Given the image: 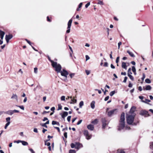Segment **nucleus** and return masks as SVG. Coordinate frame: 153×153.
<instances>
[{
	"mask_svg": "<svg viewBox=\"0 0 153 153\" xmlns=\"http://www.w3.org/2000/svg\"><path fill=\"white\" fill-rule=\"evenodd\" d=\"M76 151L74 150H70L69 151V153H75Z\"/></svg>",
	"mask_w": 153,
	"mask_h": 153,
	"instance_id": "4c0bfd02",
	"label": "nucleus"
},
{
	"mask_svg": "<svg viewBox=\"0 0 153 153\" xmlns=\"http://www.w3.org/2000/svg\"><path fill=\"white\" fill-rule=\"evenodd\" d=\"M117 153H125V152L123 151L120 150H118Z\"/></svg>",
	"mask_w": 153,
	"mask_h": 153,
	"instance_id": "c9c22d12",
	"label": "nucleus"
},
{
	"mask_svg": "<svg viewBox=\"0 0 153 153\" xmlns=\"http://www.w3.org/2000/svg\"><path fill=\"white\" fill-rule=\"evenodd\" d=\"M127 52L132 57H134V54L131 52L129 51H127Z\"/></svg>",
	"mask_w": 153,
	"mask_h": 153,
	"instance_id": "aec40b11",
	"label": "nucleus"
},
{
	"mask_svg": "<svg viewBox=\"0 0 153 153\" xmlns=\"http://www.w3.org/2000/svg\"><path fill=\"white\" fill-rule=\"evenodd\" d=\"M16 106L17 107H19L21 109L24 110V107L23 105H21V106H19L18 105H16Z\"/></svg>",
	"mask_w": 153,
	"mask_h": 153,
	"instance_id": "c756f323",
	"label": "nucleus"
},
{
	"mask_svg": "<svg viewBox=\"0 0 153 153\" xmlns=\"http://www.w3.org/2000/svg\"><path fill=\"white\" fill-rule=\"evenodd\" d=\"M117 110L116 109H114L111 110L108 112V116L110 117L114 114L115 111Z\"/></svg>",
	"mask_w": 153,
	"mask_h": 153,
	"instance_id": "9b49d317",
	"label": "nucleus"
},
{
	"mask_svg": "<svg viewBox=\"0 0 153 153\" xmlns=\"http://www.w3.org/2000/svg\"><path fill=\"white\" fill-rule=\"evenodd\" d=\"M125 114L123 113L120 116V124L119 126L118 130H120L124 128L125 126Z\"/></svg>",
	"mask_w": 153,
	"mask_h": 153,
	"instance_id": "f257e3e1",
	"label": "nucleus"
},
{
	"mask_svg": "<svg viewBox=\"0 0 153 153\" xmlns=\"http://www.w3.org/2000/svg\"><path fill=\"white\" fill-rule=\"evenodd\" d=\"M45 145H47V146H50L51 144L49 142L47 143L46 142H45Z\"/></svg>",
	"mask_w": 153,
	"mask_h": 153,
	"instance_id": "a18cd8bd",
	"label": "nucleus"
},
{
	"mask_svg": "<svg viewBox=\"0 0 153 153\" xmlns=\"http://www.w3.org/2000/svg\"><path fill=\"white\" fill-rule=\"evenodd\" d=\"M152 88L149 85H147L146 86L145 89L146 90H150Z\"/></svg>",
	"mask_w": 153,
	"mask_h": 153,
	"instance_id": "4be33fe9",
	"label": "nucleus"
},
{
	"mask_svg": "<svg viewBox=\"0 0 153 153\" xmlns=\"http://www.w3.org/2000/svg\"><path fill=\"white\" fill-rule=\"evenodd\" d=\"M58 110L62 109V105H61L60 104H58Z\"/></svg>",
	"mask_w": 153,
	"mask_h": 153,
	"instance_id": "473e14b6",
	"label": "nucleus"
},
{
	"mask_svg": "<svg viewBox=\"0 0 153 153\" xmlns=\"http://www.w3.org/2000/svg\"><path fill=\"white\" fill-rule=\"evenodd\" d=\"M82 120H79L77 123V125H79L81 123V122H82Z\"/></svg>",
	"mask_w": 153,
	"mask_h": 153,
	"instance_id": "052dcab7",
	"label": "nucleus"
},
{
	"mask_svg": "<svg viewBox=\"0 0 153 153\" xmlns=\"http://www.w3.org/2000/svg\"><path fill=\"white\" fill-rule=\"evenodd\" d=\"M11 98L12 99H15L16 100H18V97L16 94H13Z\"/></svg>",
	"mask_w": 153,
	"mask_h": 153,
	"instance_id": "dca6fc26",
	"label": "nucleus"
},
{
	"mask_svg": "<svg viewBox=\"0 0 153 153\" xmlns=\"http://www.w3.org/2000/svg\"><path fill=\"white\" fill-rule=\"evenodd\" d=\"M84 105V102L83 101H81L79 103V107L80 108H81L82 106Z\"/></svg>",
	"mask_w": 153,
	"mask_h": 153,
	"instance_id": "a878e982",
	"label": "nucleus"
},
{
	"mask_svg": "<svg viewBox=\"0 0 153 153\" xmlns=\"http://www.w3.org/2000/svg\"><path fill=\"white\" fill-rule=\"evenodd\" d=\"M135 109L136 108L135 107L132 106L131 108L129 113L128 114H130V115H132L133 114H134V116L135 117V114L134 113V112L135 111Z\"/></svg>",
	"mask_w": 153,
	"mask_h": 153,
	"instance_id": "6e6552de",
	"label": "nucleus"
},
{
	"mask_svg": "<svg viewBox=\"0 0 153 153\" xmlns=\"http://www.w3.org/2000/svg\"><path fill=\"white\" fill-rule=\"evenodd\" d=\"M13 37V36L11 34H9L8 35H6L5 36V39L7 43H8L9 40L11 39Z\"/></svg>",
	"mask_w": 153,
	"mask_h": 153,
	"instance_id": "9d476101",
	"label": "nucleus"
},
{
	"mask_svg": "<svg viewBox=\"0 0 153 153\" xmlns=\"http://www.w3.org/2000/svg\"><path fill=\"white\" fill-rule=\"evenodd\" d=\"M75 75L74 73H71L69 74V76L71 78H73Z\"/></svg>",
	"mask_w": 153,
	"mask_h": 153,
	"instance_id": "2f4dec72",
	"label": "nucleus"
},
{
	"mask_svg": "<svg viewBox=\"0 0 153 153\" xmlns=\"http://www.w3.org/2000/svg\"><path fill=\"white\" fill-rule=\"evenodd\" d=\"M140 114L142 116H144L146 117L150 116L148 113V112L145 110L141 111L140 112Z\"/></svg>",
	"mask_w": 153,
	"mask_h": 153,
	"instance_id": "423d86ee",
	"label": "nucleus"
},
{
	"mask_svg": "<svg viewBox=\"0 0 153 153\" xmlns=\"http://www.w3.org/2000/svg\"><path fill=\"white\" fill-rule=\"evenodd\" d=\"M19 111L18 110H9L6 112V114L12 115L14 113H19Z\"/></svg>",
	"mask_w": 153,
	"mask_h": 153,
	"instance_id": "1a4fd4ad",
	"label": "nucleus"
},
{
	"mask_svg": "<svg viewBox=\"0 0 153 153\" xmlns=\"http://www.w3.org/2000/svg\"><path fill=\"white\" fill-rule=\"evenodd\" d=\"M83 134L85 136L87 140H89L91 138V135H89L87 130H85L84 131Z\"/></svg>",
	"mask_w": 153,
	"mask_h": 153,
	"instance_id": "0eeeda50",
	"label": "nucleus"
},
{
	"mask_svg": "<svg viewBox=\"0 0 153 153\" xmlns=\"http://www.w3.org/2000/svg\"><path fill=\"white\" fill-rule=\"evenodd\" d=\"M21 143L23 146H27L28 145V143L27 142L24 141L22 140Z\"/></svg>",
	"mask_w": 153,
	"mask_h": 153,
	"instance_id": "412c9836",
	"label": "nucleus"
},
{
	"mask_svg": "<svg viewBox=\"0 0 153 153\" xmlns=\"http://www.w3.org/2000/svg\"><path fill=\"white\" fill-rule=\"evenodd\" d=\"M82 2L80 3L78 7L79 8H80L82 5Z\"/></svg>",
	"mask_w": 153,
	"mask_h": 153,
	"instance_id": "338daca9",
	"label": "nucleus"
},
{
	"mask_svg": "<svg viewBox=\"0 0 153 153\" xmlns=\"http://www.w3.org/2000/svg\"><path fill=\"white\" fill-rule=\"evenodd\" d=\"M34 73L35 74H37L38 72V68H34Z\"/></svg>",
	"mask_w": 153,
	"mask_h": 153,
	"instance_id": "58836bf2",
	"label": "nucleus"
},
{
	"mask_svg": "<svg viewBox=\"0 0 153 153\" xmlns=\"http://www.w3.org/2000/svg\"><path fill=\"white\" fill-rule=\"evenodd\" d=\"M85 71L87 75H88L90 74V72L89 71L86 70Z\"/></svg>",
	"mask_w": 153,
	"mask_h": 153,
	"instance_id": "09e8293b",
	"label": "nucleus"
},
{
	"mask_svg": "<svg viewBox=\"0 0 153 153\" xmlns=\"http://www.w3.org/2000/svg\"><path fill=\"white\" fill-rule=\"evenodd\" d=\"M98 4H100L101 5H103L104 4L103 3V2L102 1H101L100 0H98Z\"/></svg>",
	"mask_w": 153,
	"mask_h": 153,
	"instance_id": "f704fd0d",
	"label": "nucleus"
},
{
	"mask_svg": "<svg viewBox=\"0 0 153 153\" xmlns=\"http://www.w3.org/2000/svg\"><path fill=\"white\" fill-rule=\"evenodd\" d=\"M53 62V64H51L52 66L54 68L55 71L58 73H59L62 69V67L61 65L59 64H58L56 62Z\"/></svg>",
	"mask_w": 153,
	"mask_h": 153,
	"instance_id": "f03ea898",
	"label": "nucleus"
},
{
	"mask_svg": "<svg viewBox=\"0 0 153 153\" xmlns=\"http://www.w3.org/2000/svg\"><path fill=\"white\" fill-rule=\"evenodd\" d=\"M10 117H8L6 118V120L7 122V123H10Z\"/></svg>",
	"mask_w": 153,
	"mask_h": 153,
	"instance_id": "72a5a7b5",
	"label": "nucleus"
},
{
	"mask_svg": "<svg viewBox=\"0 0 153 153\" xmlns=\"http://www.w3.org/2000/svg\"><path fill=\"white\" fill-rule=\"evenodd\" d=\"M132 74V73L131 72V68H129L128 71V75H131Z\"/></svg>",
	"mask_w": 153,
	"mask_h": 153,
	"instance_id": "b1692460",
	"label": "nucleus"
},
{
	"mask_svg": "<svg viewBox=\"0 0 153 153\" xmlns=\"http://www.w3.org/2000/svg\"><path fill=\"white\" fill-rule=\"evenodd\" d=\"M122 67L125 69H127V66L126 65V63L125 62H122Z\"/></svg>",
	"mask_w": 153,
	"mask_h": 153,
	"instance_id": "f3484780",
	"label": "nucleus"
},
{
	"mask_svg": "<svg viewBox=\"0 0 153 153\" xmlns=\"http://www.w3.org/2000/svg\"><path fill=\"white\" fill-rule=\"evenodd\" d=\"M128 76L129 77L130 79L132 81H134V80L133 77L131 75V74Z\"/></svg>",
	"mask_w": 153,
	"mask_h": 153,
	"instance_id": "cd10ccee",
	"label": "nucleus"
},
{
	"mask_svg": "<svg viewBox=\"0 0 153 153\" xmlns=\"http://www.w3.org/2000/svg\"><path fill=\"white\" fill-rule=\"evenodd\" d=\"M41 125L42 126L46 128H47V126L46 125L45 123L41 124Z\"/></svg>",
	"mask_w": 153,
	"mask_h": 153,
	"instance_id": "864d4df0",
	"label": "nucleus"
},
{
	"mask_svg": "<svg viewBox=\"0 0 153 153\" xmlns=\"http://www.w3.org/2000/svg\"><path fill=\"white\" fill-rule=\"evenodd\" d=\"M87 128L91 131H93L94 129V126L92 124L88 125L87 126Z\"/></svg>",
	"mask_w": 153,
	"mask_h": 153,
	"instance_id": "f8f14e48",
	"label": "nucleus"
},
{
	"mask_svg": "<svg viewBox=\"0 0 153 153\" xmlns=\"http://www.w3.org/2000/svg\"><path fill=\"white\" fill-rule=\"evenodd\" d=\"M68 112L66 111H64L63 114H62L61 115L62 117L64 119V120H65V117H66L68 116Z\"/></svg>",
	"mask_w": 153,
	"mask_h": 153,
	"instance_id": "ddd939ff",
	"label": "nucleus"
},
{
	"mask_svg": "<svg viewBox=\"0 0 153 153\" xmlns=\"http://www.w3.org/2000/svg\"><path fill=\"white\" fill-rule=\"evenodd\" d=\"M102 123H106V120L105 118L102 119Z\"/></svg>",
	"mask_w": 153,
	"mask_h": 153,
	"instance_id": "ea45409f",
	"label": "nucleus"
},
{
	"mask_svg": "<svg viewBox=\"0 0 153 153\" xmlns=\"http://www.w3.org/2000/svg\"><path fill=\"white\" fill-rule=\"evenodd\" d=\"M71 116H68V117H67V120L68 121V122H69L70 121V120H71Z\"/></svg>",
	"mask_w": 153,
	"mask_h": 153,
	"instance_id": "603ef678",
	"label": "nucleus"
},
{
	"mask_svg": "<svg viewBox=\"0 0 153 153\" xmlns=\"http://www.w3.org/2000/svg\"><path fill=\"white\" fill-rule=\"evenodd\" d=\"M97 122V120L96 119L91 122V123L94 124H96Z\"/></svg>",
	"mask_w": 153,
	"mask_h": 153,
	"instance_id": "7c9ffc66",
	"label": "nucleus"
},
{
	"mask_svg": "<svg viewBox=\"0 0 153 153\" xmlns=\"http://www.w3.org/2000/svg\"><path fill=\"white\" fill-rule=\"evenodd\" d=\"M132 71L134 72V74L135 75L136 74V70L134 66H132Z\"/></svg>",
	"mask_w": 153,
	"mask_h": 153,
	"instance_id": "6ab92c4d",
	"label": "nucleus"
},
{
	"mask_svg": "<svg viewBox=\"0 0 153 153\" xmlns=\"http://www.w3.org/2000/svg\"><path fill=\"white\" fill-rule=\"evenodd\" d=\"M61 73V74L62 76H65L66 78L64 80L65 81L67 80V76L68 74V72L65 69H63L62 71H60V72H59Z\"/></svg>",
	"mask_w": 153,
	"mask_h": 153,
	"instance_id": "20e7f679",
	"label": "nucleus"
},
{
	"mask_svg": "<svg viewBox=\"0 0 153 153\" xmlns=\"http://www.w3.org/2000/svg\"><path fill=\"white\" fill-rule=\"evenodd\" d=\"M55 109V108L54 107H52L51 109V111H53V112H54Z\"/></svg>",
	"mask_w": 153,
	"mask_h": 153,
	"instance_id": "0e129e2a",
	"label": "nucleus"
},
{
	"mask_svg": "<svg viewBox=\"0 0 153 153\" xmlns=\"http://www.w3.org/2000/svg\"><path fill=\"white\" fill-rule=\"evenodd\" d=\"M33 131L34 132L36 133H37L38 132V130L37 128H34L33 129Z\"/></svg>",
	"mask_w": 153,
	"mask_h": 153,
	"instance_id": "680f3d73",
	"label": "nucleus"
},
{
	"mask_svg": "<svg viewBox=\"0 0 153 153\" xmlns=\"http://www.w3.org/2000/svg\"><path fill=\"white\" fill-rule=\"evenodd\" d=\"M145 81L147 83H151V80L149 79H145Z\"/></svg>",
	"mask_w": 153,
	"mask_h": 153,
	"instance_id": "bb28decb",
	"label": "nucleus"
},
{
	"mask_svg": "<svg viewBox=\"0 0 153 153\" xmlns=\"http://www.w3.org/2000/svg\"><path fill=\"white\" fill-rule=\"evenodd\" d=\"M138 90L140 91H141L142 90V88L141 86H140L138 87Z\"/></svg>",
	"mask_w": 153,
	"mask_h": 153,
	"instance_id": "69168bd1",
	"label": "nucleus"
},
{
	"mask_svg": "<svg viewBox=\"0 0 153 153\" xmlns=\"http://www.w3.org/2000/svg\"><path fill=\"white\" fill-rule=\"evenodd\" d=\"M95 102L94 101H93L91 103V107L93 109L95 108Z\"/></svg>",
	"mask_w": 153,
	"mask_h": 153,
	"instance_id": "a211bd4d",
	"label": "nucleus"
},
{
	"mask_svg": "<svg viewBox=\"0 0 153 153\" xmlns=\"http://www.w3.org/2000/svg\"><path fill=\"white\" fill-rule=\"evenodd\" d=\"M54 128L56 129L59 132H60V129H59V127H54Z\"/></svg>",
	"mask_w": 153,
	"mask_h": 153,
	"instance_id": "13d9d810",
	"label": "nucleus"
},
{
	"mask_svg": "<svg viewBox=\"0 0 153 153\" xmlns=\"http://www.w3.org/2000/svg\"><path fill=\"white\" fill-rule=\"evenodd\" d=\"M73 21V19H70L68 22V27H67V30L66 31V33H69L70 32L71 30V24Z\"/></svg>",
	"mask_w": 153,
	"mask_h": 153,
	"instance_id": "39448f33",
	"label": "nucleus"
},
{
	"mask_svg": "<svg viewBox=\"0 0 153 153\" xmlns=\"http://www.w3.org/2000/svg\"><path fill=\"white\" fill-rule=\"evenodd\" d=\"M142 102H145V103H147V102H151V101L149 100L145 99V101H144L143 100H142Z\"/></svg>",
	"mask_w": 153,
	"mask_h": 153,
	"instance_id": "393cba45",
	"label": "nucleus"
},
{
	"mask_svg": "<svg viewBox=\"0 0 153 153\" xmlns=\"http://www.w3.org/2000/svg\"><path fill=\"white\" fill-rule=\"evenodd\" d=\"M145 78V75L143 73V77L141 78V79L142 81H143Z\"/></svg>",
	"mask_w": 153,
	"mask_h": 153,
	"instance_id": "37998d69",
	"label": "nucleus"
},
{
	"mask_svg": "<svg viewBox=\"0 0 153 153\" xmlns=\"http://www.w3.org/2000/svg\"><path fill=\"white\" fill-rule=\"evenodd\" d=\"M126 117L127 123L129 124H131L134 121V114H133L132 115L130 114H126Z\"/></svg>",
	"mask_w": 153,
	"mask_h": 153,
	"instance_id": "7ed1b4c3",
	"label": "nucleus"
},
{
	"mask_svg": "<svg viewBox=\"0 0 153 153\" xmlns=\"http://www.w3.org/2000/svg\"><path fill=\"white\" fill-rule=\"evenodd\" d=\"M115 93V91H111L110 93V95L111 96H113Z\"/></svg>",
	"mask_w": 153,
	"mask_h": 153,
	"instance_id": "c85d7f7f",
	"label": "nucleus"
},
{
	"mask_svg": "<svg viewBox=\"0 0 153 153\" xmlns=\"http://www.w3.org/2000/svg\"><path fill=\"white\" fill-rule=\"evenodd\" d=\"M127 79V77L125 76V77H124V80L123 81V82H125V83L126 82Z\"/></svg>",
	"mask_w": 153,
	"mask_h": 153,
	"instance_id": "5fc2aeb1",
	"label": "nucleus"
},
{
	"mask_svg": "<svg viewBox=\"0 0 153 153\" xmlns=\"http://www.w3.org/2000/svg\"><path fill=\"white\" fill-rule=\"evenodd\" d=\"M52 124L53 125H55V124H56L58 125H59V123L58 122H57L56 121H52Z\"/></svg>",
	"mask_w": 153,
	"mask_h": 153,
	"instance_id": "5701e85b",
	"label": "nucleus"
},
{
	"mask_svg": "<svg viewBox=\"0 0 153 153\" xmlns=\"http://www.w3.org/2000/svg\"><path fill=\"white\" fill-rule=\"evenodd\" d=\"M67 133L66 132H65L64 134V136L65 138H67Z\"/></svg>",
	"mask_w": 153,
	"mask_h": 153,
	"instance_id": "e2e57ef3",
	"label": "nucleus"
},
{
	"mask_svg": "<svg viewBox=\"0 0 153 153\" xmlns=\"http://www.w3.org/2000/svg\"><path fill=\"white\" fill-rule=\"evenodd\" d=\"M75 143H72L71 144V147L72 148H75Z\"/></svg>",
	"mask_w": 153,
	"mask_h": 153,
	"instance_id": "79ce46f5",
	"label": "nucleus"
},
{
	"mask_svg": "<svg viewBox=\"0 0 153 153\" xmlns=\"http://www.w3.org/2000/svg\"><path fill=\"white\" fill-rule=\"evenodd\" d=\"M61 100L62 101H64L65 100V97L64 96H62L61 97Z\"/></svg>",
	"mask_w": 153,
	"mask_h": 153,
	"instance_id": "a19ab883",
	"label": "nucleus"
},
{
	"mask_svg": "<svg viewBox=\"0 0 153 153\" xmlns=\"http://www.w3.org/2000/svg\"><path fill=\"white\" fill-rule=\"evenodd\" d=\"M109 96H108L106 97L105 99H104V100L105 101H107V100H108V99H109Z\"/></svg>",
	"mask_w": 153,
	"mask_h": 153,
	"instance_id": "bf43d9fd",
	"label": "nucleus"
},
{
	"mask_svg": "<svg viewBox=\"0 0 153 153\" xmlns=\"http://www.w3.org/2000/svg\"><path fill=\"white\" fill-rule=\"evenodd\" d=\"M85 58H86V61H87L89 59H90L88 55H86L85 56Z\"/></svg>",
	"mask_w": 153,
	"mask_h": 153,
	"instance_id": "6e6d98bb",
	"label": "nucleus"
},
{
	"mask_svg": "<svg viewBox=\"0 0 153 153\" xmlns=\"http://www.w3.org/2000/svg\"><path fill=\"white\" fill-rule=\"evenodd\" d=\"M10 124L8 123H7L6 124L4 127V128L5 129H6L7 127Z\"/></svg>",
	"mask_w": 153,
	"mask_h": 153,
	"instance_id": "de8ad7c7",
	"label": "nucleus"
},
{
	"mask_svg": "<svg viewBox=\"0 0 153 153\" xmlns=\"http://www.w3.org/2000/svg\"><path fill=\"white\" fill-rule=\"evenodd\" d=\"M75 148L76 149H78L80 147V144L79 143H75Z\"/></svg>",
	"mask_w": 153,
	"mask_h": 153,
	"instance_id": "4468645a",
	"label": "nucleus"
},
{
	"mask_svg": "<svg viewBox=\"0 0 153 153\" xmlns=\"http://www.w3.org/2000/svg\"><path fill=\"white\" fill-rule=\"evenodd\" d=\"M119 59L120 57L119 56L117 57L116 60V62L117 63H118L119 62Z\"/></svg>",
	"mask_w": 153,
	"mask_h": 153,
	"instance_id": "c03bdc74",
	"label": "nucleus"
},
{
	"mask_svg": "<svg viewBox=\"0 0 153 153\" xmlns=\"http://www.w3.org/2000/svg\"><path fill=\"white\" fill-rule=\"evenodd\" d=\"M107 124L106 123H102V128H105Z\"/></svg>",
	"mask_w": 153,
	"mask_h": 153,
	"instance_id": "e433bc0d",
	"label": "nucleus"
},
{
	"mask_svg": "<svg viewBox=\"0 0 153 153\" xmlns=\"http://www.w3.org/2000/svg\"><path fill=\"white\" fill-rule=\"evenodd\" d=\"M29 150L32 153H35L33 150L32 149H29Z\"/></svg>",
	"mask_w": 153,
	"mask_h": 153,
	"instance_id": "774afa93",
	"label": "nucleus"
},
{
	"mask_svg": "<svg viewBox=\"0 0 153 153\" xmlns=\"http://www.w3.org/2000/svg\"><path fill=\"white\" fill-rule=\"evenodd\" d=\"M71 101L74 103H75L76 102L77 100L76 99H72L71 100Z\"/></svg>",
	"mask_w": 153,
	"mask_h": 153,
	"instance_id": "3c124183",
	"label": "nucleus"
},
{
	"mask_svg": "<svg viewBox=\"0 0 153 153\" xmlns=\"http://www.w3.org/2000/svg\"><path fill=\"white\" fill-rule=\"evenodd\" d=\"M121 44H122V42H119L118 43V49H119V48H120V46L121 45Z\"/></svg>",
	"mask_w": 153,
	"mask_h": 153,
	"instance_id": "4d7b16f0",
	"label": "nucleus"
},
{
	"mask_svg": "<svg viewBox=\"0 0 153 153\" xmlns=\"http://www.w3.org/2000/svg\"><path fill=\"white\" fill-rule=\"evenodd\" d=\"M90 2H89L88 3L85 5V7L86 8H87L90 5Z\"/></svg>",
	"mask_w": 153,
	"mask_h": 153,
	"instance_id": "8fccbe9b",
	"label": "nucleus"
},
{
	"mask_svg": "<svg viewBox=\"0 0 153 153\" xmlns=\"http://www.w3.org/2000/svg\"><path fill=\"white\" fill-rule=\"evenodd\" d=\"M4 34L5 33L4 32L0 30V38L1 39H3Z\"/></svg>",
	"mask_w": 153,
	"mask_h": 153,
	"instance_id": "2eb2a0df",
	"label": "nucleus"
},
{
	"mask_svg": "<svg viewBox=\"0 0 153 153\" xmlns=\"http://www.w3.org/2000/svg\"><path fill=\"white\" fill-rule=\"evenodd\" d=\"M22 141V140H18L15 141H14V143H21Z\"/></svg>",
	"mask_w": 153,
	"mask_h": 153,
	"instance_id": "49530a36",
	"label": "nucleus"
}]
</instances>
